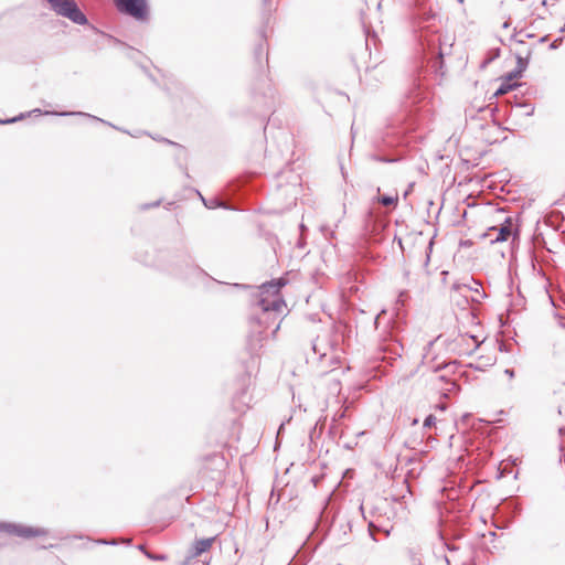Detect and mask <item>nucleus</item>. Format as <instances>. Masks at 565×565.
<instances>
[{
  "instance_id": "1",
  "label": "nucleus",
  "mask_w": 565,
  "mask_h": 565,
  "mask_svg": "<svg viewBox=\"0 0 565 565\" xmlns=\"http://www.w3.org/2000/svg\"><path fill=\"white\" fill-rule=\"evenodd\" d=\"M285 284V280L280 278L264 284L260 288L258 299L253 305V315L249 319L248 345L252 351L262 348L265 331L271 324L276 323L273 329V335L280 328V323L286 316V302L279 296V291Z\"/></svg>"
},
{
  "instance_id": "2",
  "label": "nucleus",
  "mask_w": 565,
  "mask_h": 565,
  "mask_svg": "<svg viewBox=\"0 0 565 565\" xmlns=\"http://www.w3.org/2000/svg\"><path fill=\"white\" fill-rule=\"evenodd\" d=\"M416 127L415 121L409 120L403 128L395 126H387L382 130L373 140L374 148L377 153H373L371 159L376 162L392 163L397 162L399 158L381 154L388 148L399 146L402 143V136L408 131L414 130Z\"/></svg>"
},
{
  "instance_id": "3",
  "label": "nucleus",
  "mask_w": 565,
  "mask_h": 565,
  "mask_svg": "<svg viewBox=\"0 0 565 565\" xmlns=\"http://www.w3.org/2000/svg\"><path fill=\"white\" fill-rule=\"evenodd\" d=\"M51 8L62 17L70 19L73 23L85 25L88 23L86 15L81 11L75 0H46Z\"/></svg>"
},
{
  "instance_id": "4",
  "label": "nucleus",
  "mask_w": 565,
  "mask_h": 565,
  "mask_svg": "<svg viewBox=\"0 0 565 565\" xmlns=\"http://www.w3.org/2000/svg\"><path fill=\"white\" fill-rule=\"evenodd\" d=\"M0 531L11 535H15L23 539H31L35 536H43L47 534V531L42 527H32L23 524L0 522Z\"/></svg>"
},
{
  "instance_id": "5",
  "label": "nucleus",
  "mask_w": 565,
  "mask_h": 565,
  "mask_svg": "<svg viewBox=\"0 0 565 565\" xmlns=\"http://www.w3.org/2000/svg\"><path fill=\"white\" fill-rule=\"evenodd\" d=\"M115 4L120 12L129 14L137 20H145L147 18L146 0H115Z\"/></svg>"
},
{
  "instance_id": "6",
  "label": "nucleus",
  "mask_w": 565,
  "mask_h": 565,
  "mask_svg": "<svg viewBox=\"0 0 565 565\" xmlns=\"http://www.w3.org/2000/svg\"><path fill=\"white\" fill-rule=\"evenodd\" d=\"M510 236H513L510 230L501 225L491 226L488 228V232L483 234V237H488L491 244L507 242Z\"/></svg>"
},
{
  "instance_id": "7",
  "label": "nucleus",
  "mask_w": 565,
  "mask_h": 565,
  "mask_svg": "<svg viewBox=\"0 0 565 565\" xmlns=\"http://www.w3.org/2000/svg\"><path fill=\"white\" fill-rule=\"evenodd\" d=\"M407 565H425L423 550L419 545L406 548Z\"/></svg>"
},
{
  "instance_id": "8",
  "label": "nucleus",
  "mask_w": 565,
  "mask_h": 565,
  "mask_svg": "<svg viewBox=\"0 0 565 565\" xmlns=\"http://www.w3.org/2000/svg\"><path fill=\"white\" fill-rule=\"evenodd\" d=\"M428 46H429L430 54L431 55L436 54L438 56V58H439L440 64L443 63L444 55L448 54L449 50H450V46L448 47V50H445L441 46V44H440V36L433 38L429 41Z\"/></svg>"
},
{
  "instance_id": "9",
  "label": "nucleus",
  "mask_w": 565,
  "mask_h": 565,
  "mask_svg": "<svg viewBox=\"0 0 565 565\" xmlns=\"http://www.w3.org/2000/svg\"><path fill=\"white\" fill-rule=\"evenodd\" d=\"M213 541H214L213 537L195 541V543L193 545V555L199 556L202 553L206 552L212 546Z\"/></svg>"
},
{
  "instance_id": "10",
  "label": "nucleus",
  "mask_w": 565,
  "mask_h": 565,
  "mask_svg": "<svg viewBox=\"0 0 565 565\" xmlns=\"http://www.w3.org/2000/svg\"><path fill=\"white\" fill-rule=\"evenodd\" d=\"M532 51L529 50L525 56H522L521 54H516V74H523V72L527 68L530 57H531Z\"/></svg>"
},
{
  "instance_id": "11",
  "label": "nucleus",
  "mask_w": 565,
  "mask_h": 565,
  "mask_svg": "<svg viewBox=\"0 0 565 565\" xmlns=\"http://www.w3.org/2000/svg\"><path fill=\"white\" fill-rule=\"evenodd\" d=\"M502 227H508L510 233L513 235V238L519 236V228L514 224V220L512 216H505L503 222L500 224Z\"/></svg>"
},
{
  "instance_id": "12",
  "label": "nucleus",
  "mask_w": 565,
  "mask_h": 565,
  "mask_svg": "<svg viewBox=\"0 0 565 565\" xmlns=\"http://www.w3.org/2000/svg\"><path fill=\"white\" fill-rule=\"evenodd\" d=\"M46 115H49L50 113L46 111L45 113ZM53 115H58V116H84V117H88V118H92L94 120H97V121H103V119L96 117V116H93V115H89L87 113H83V111H62V113H52Z\"/></svg>"
},
{
  "instance_id": "13",
  "label": "nucleus",
  "mask_w": 565,
  "mask_h": 565,
  "mask_svg": "<svg viewBox=\"0 0 565 565\" xmlns=\"http://www.w3.org/2000/svg\"><path fill=\"white\" fill-rule=\"evenodd\" d=\"M365 32V45L366 49H370L371 44L376 45L377 35L375 32H371L366 26H364Z\"/></svg>"
},
{
  "instance_id": "14",
  "label": "nucleus",
  "mask_w": 565,
  "mask_h": 565,
  "mask_svg": "<svg viewBox=\"0 0 565 565\" xmlns=\"http://www.w3.org/2000/svg\"><path fill=\"white\" fill-rule=\"evenodd\" d=\"M397 195L395 196H392V195H382V196H379L377 201L384 205V206H390V205H394L397 203Z\"/></svg>"
},
{
  "instance_id": "15",
  "label": "nucleus",
  "mask_w": 565,
  "mask_h": 565,
  "mask_svg": "<svg viewBox=\"0 0 565 565\" xmlns=\"http://www.w3.org/2000/svg\"><path fill=\"white\" fill-rule=\"evenodd\" d=\"M516 107L523 108L525 116H532L534 114V106L532 104H529V103H518Z\"/></svg>"
},
{
  "instance_id": "16",
  "label": "nucleus",
  "mask_w": 565,
  "mask_h": 565,
  "mask_svg": "<svg viewBox=\"0 0 565 565\" xmlns=\"http://www.w3.org/2000/svg\"><path fill=\"white\" fill-rule=\"evenodd\" d=\"M451 289L455 290V291H460L461 289H472V285L471 284L456 281V282H454Z\"/></svg>"
},
{
  "instance_id": "17",
  "label": "nucleus",
  "mask_w": 565,
  "mask_h": 565,
  "mask_svg": "<svg viewBox=\"0 0 565 565\" xmlns=\"http://www.w3.org/2000/svg\"><path fill=\"white\" fill-rule=\"evenodd\" d=\"M471 284H472V289H470L471 291L476 292L478 296H480L481 298L486 297V295L483 292L480 291V287L481 285L475 280L473 278L470 279Z\"/></svg>"
},
{
  "instance_id": "18",
  "label": "nucleus",
  "mask_w": 565,
  "mask_h": 565,
  "mask_svg": "<svg viewBox=\"0 0 565 565\" xmlns=\"http://www.w3.org/2000/svg\"><path fill=\"white\" fill-rule=\"evenodd\" d=\"M24 117H25V115H24V114H20L19 116L13 117V118H9V119H1V118H0V124H1V125H9V124H13V122H17V121H19V120L23 119Z\"/></svg>"
},
{
  "instance_id": "19",
  "label": "nucleus",
  "mask_w": 565,
  "mask_h": 565,
  "mask_svg": "<svg viewBox=\"0 0 565 565\" xmlns=\"http://www.w3.org/2000/svg\"><path fill=\"white\" fill-rule=\"evenodd\" d=\"M515 85H505V84H502L495 92V95L499 96V95H504L507 94L510 89H512Z\"/></svg>"
},
{
  "instance_id": "20",
  "label": "nucleus",
  "mask_w": 565,
  "mask_h": 565,
  "mask_svg": "<svg viewBox=\"0 0 565 565\" xmlns=\"http://www.w3.org/2000/svg\"><path fill=\"white\" fill-rule=\"evenodd\" d=\"M436 423V417L434 415H428L424 420V428H429Z\"/></svg>"
},
{
  "instance_id": "21",
  "label": "nucleus",
  "mask_w": 565,
  "mask_h": 565,
  "mask_svg": "<svg viewBox=\"0 0 565 565\" xmlns=\"http://www.w3.org/2000/svg\"><path fill=\"white\" fill-rule=\"evenodd\" d=\"M202 201L204 203V205L207 207V209H214L216 206H220L218 202L216 199H212L210 201H206L205 199L202 198Z\"/></svg>"
},
{
  "instance_id": "22",
  "label": "nucleus",
  "mask_w": 565,
  "mask_h": 565,
  "mask_svg": "<svg viewBox=\"0 0 565 565\" xmlns=\"http://www.w3.org/2000/svg\"><path fill=\"white\" fill-rule=\"evenodd\" d=\"M521 76H522V74H516V68H515L508 74L507 79L512 81V79L519 78Z\"/></svg>"
},
{
  "instance_id": "23",
  "label": "nucleus",
  "mask_w": 565,
  "mask_h": 565,
  "mask_svg": "<svg viewBox=\"0 0 565 565\" xmlns=\"http://www.w3.org/2000/svg\"><path fill=\"white\" fill-rule=\"evenodd\" d=\"M562 41H563V38L555 39V40L551 43L550 49H551V50H555V49H557V47H558V45L562 43Z\"/></svg>"
},
{
  "instance_id": "24",
  "label": "nucleus",
  "mask_w": 565,
  "mask_h": 565,
  "mask_svg": "<svg viewBox=\"0 0 565 565\" xmlns=\"http://www.w3.org/2000/svg\"><path fill=\"white\" fill-rule=\"evenodd\" d=\"M344 416H345V411H344V409H343V411H339V412L334 415V417H333V422L340 420V419L344 418Z\"/></svg>"
},
{
  "instance_id": "25",
  "label": "nucleus",
  "mask_w": 565,
  "mask_h": 565,
  "mask_svg": "<svg viewBox=\"0 0 565 565\" xmlns=\"http://www.w3.org/2000/svg\"><path fill=\"white\" fill-rule=\"evenodd\" d=\"M264 53V45L263 44H259L257 47H256V51H255V54H256V57L259 58L260 55Z\"/></svg>"
},
{
  "instance_id": "26",
  "label": "nucleus",
  "mask_w": 565,
  "mask_h": 565,
  "mask_svg": "<svg viewBox=\"0 0 565 565\" xmlns=\"http://www.w3.org/2000/svg\"><path fill=\"white\" fill-rule=\"evenodd\" d=\"M160 204V201H156L151 204H146V205H142V210H146V209H149V207H154V206H158Z\"/></svg>"
},
{
  "instance_id": "27",
  "label": "nucleus",
  "mask_w": 565,
  "mask_h": 565,
  "mask_svg": "<svg viewBox=\"0 0 565 565\" xmlns=\"http://www.w3.org/2000/svg\"><path fill=\"white\" fill-rule=\"evenodd\" d=\"M504 373H505L510 379L514 377V371H513L512 369H507V370L504 371Z\"/></svg>"
},
{
  "instance_id": "28",
  "label": "nucleus",
  "mask_w": 565,
  "mask_h": 565,
  "mask_svg": "<svg viewBox=\"0 0 565 565\" xmlns=\"http://www.w3.org/2000/svg\"><path fill=\"white\" fill-rule=\"evenodd\" d=\"M511 39L514 40L519 44H524V40L523 39H515V33L512 35Z\"/></svg>"
},
{
  "instance_id": "29",
  "label": "nucleus",
  "mask_w": 565,
  "mask_h": 565,
  "mask_svg": "<svg viewBox=\"0 0 565 565\" xmlns=\"http://www.w3.org/2000/svg\"><path fill=\"white\" fill-rule=\"evenodd\" d=\"M470 339L475 341V348L473 349H477L479 347V342H478L477 338L475 335H470Z\"/></svg>"
},
{
  "instance_id": "30",
  "label": "nucleus",
  "mask_w": 565,
  "mask_h": 565,
  "mask_svg": "<svg viewBox=\"0 0 565 565\" xmlns=\"http://www.w3.org/2000/svg\"><path fill=\"white\" fill-rule=\"evenodd\" d=\"M372 526H373V524H372V523H370V525H369V531H370V535H371V536H372V539L375 541L374 533L372 532Z\"/></svg>"
},
{
  "instance_id": "31",
  "label": "nucleus",
  "mask_w": 565,
  "mask_h": 565,
  "mask_svg": "<svg viewBox=\"0 0 565 565\" xmlns=\"http://www.w3.org/2000/svg\"><path fill=\"white\" fill-rule=\"evenodd\" d=\"M406 295H407V292H406V291H401V292H399V296H398L399 300H403V298H404Z\"/></svg>"
},
{
  "instance_id": "32",
  "label": "nucleus",
  "mask_w": 565,
  "mask_h": 565,
  "mask_svg": "<svg viewBox=\"0 0 565 565\" xmlns=\"http://www.w3.org/2000/svg\"><path fill=\"white\" fill-rule=\"evenodd\" d=\"M148 556H149L150 558H156V559H163V558H164V556H163V555H160V556H156V557H153V556H151V555H149V554H148Z\"/></svg>"
},
{
  "instance_id": "33",
  "label": "nucleus",
  "mask_w": 565,
  "mask_h": 565,
  "mask_svg": "<svg viewBox=\"0 0 565 565\" xmlns=\"http://www.w3.org/2000/svg\"><path fill=\"white\" fill-rule=\"evenodd\" d=\"M547 41V35H544L540 39V43H544Z\"/></svg>"
},
{
  "instance_id": "34",
  "label": "nucleus",
  "mask_w": 565,
  "mask_h": 565,
  "mask_svg": "<svg viewBox=\"0 0 565 565\" xmlns=\"http://www.w3.org/2000/svg\"><path fill=\"white\" fill-rule=\"evenodd\" d=\"M429 258H430V257H429V254H427V255H426V259H425V266H427V265H428V263H429Z\"/></svg>"
},
{
  "instance_id": "35",
  "label": "nucleus",
  "mask_w": 565,
  "mask_h": 565,
  "mask_svg": "<svg viewBox=\"0 0 565 565\" xmlns=\"http://www.w3.org/2000/svg\"><path fill=\"white\" fill-rule=\"evenodd\" d=\"M533 36H534V35H533L532 33H526V34H525V38H526V39H531V38H533Z\"/></svg>"
},
{
  "instance_id": "36",
  "label": "nucleus",
  "mask_w": 565,
  "mask_h": 565,
  "mask_svg": "<svg viewBox=\"0 0 565 565\" xmlns=\"http://www.w3.org/2000/svg\"><path fill=\"white\" fill-rule=\"evenodd\" d=\"M509 25H510V23H509V22H504V23H503V28H504V29H508V28H509Z\"/></svg>"
},
{
  "instance_id": "37",
  "label": "nucleus",
  "mask_w": 565,
  "mask_h": 565,
  "mask_svg": "<svg viewBox=\"0 0 565 565\" xmlns=\"http://www.w3.org/2000/svg\"><path fill=\"white\" fill-rule=\"evenodd\" d=\"M404 276H405L406 278H408V276H409V271H408V270H405V271H404Z\"/></svg>"
},
{
  "instance_id": "38",
  "label": "nucleus",
  "mask_w": 565,
  "mask_h": 565,
  "mask_svg": "<svg viewBox=\"0 0 565 565\" xmlns=\"http://www.w3.org/2000/svg\"><path fill=\"white\" fill-rule=\"evenodd\" d=\"M102 543H104V544H115V542H107V541H102Z\"/></svg>"
},
{
  "instance_id": "39",
  "label": "nucleus",
  "mask_w": 565,
  "mask_h": 565,
  "mask_svg": "<svg viewBox=\"0 0 565 565\" xmlns=\"http://www.w3.org/2000/svg\"><path fill=\"white\" fill-rule=\"evenodd\" d=\"M102 122H103V124H106V121H105V120H103ZM107 125H109V122H107ZM110 126H111V128H115V125H111V124H110Z\"/></svg>"
},
{
  "instance_id": "40",
  "label": "nucleus",
  "mask_w": 565,
  "mask_h": 565,
  "mask_svg": "<svg viewBox=\"0 0 565 565\" xmlns=\"http://www.w3.org/2000/svg\"><path fill=\"white\" fill-rule=\"evenodd\" d=\"M559 32H565V25L559 29Z\"/></svg>"
},
{
  "instance_id": "41",
  "label": "nucleus",
  "mask_w": 565,
  "mask_h": 565,
  "mask_svg": "<svg viewBox=\"0 0 565 565\" xmlns=\"http://www.w3.org/2000/svg\"><path fill=\"white\" fill-rule=\"evenodd\" d=\"M300 230H301V231H305V230H306V227H305V225H303V224H301V225H300Z\"/></svg>"
},
{
  "instance_id": "42",
  "label": "nucleus",
  "mask_w": 565,
  "mask_h": 565,
  "mask_svg": "<svg viewBox=\"0 0 565 565\" xmlns=\"http://www.w3.org/2000/svg\"><path fill=\"white\" fill-rule=\"evenodd\" d=\"M33 113H41L40 109H33Z\"/></svg>"
},
{
  "instance_id": "43",
  "label": "nucleus",
  "mask_w": 565,
  "mask_h": 565,
  "mask_svg": "<svg viewBox=\"0 0 565 565\" xmlns=\"http://www.w3.org/2000/svg\"><path fill=\"white\" fill-rule=\"evenodd\" d=\"M268 0H264V3L266 4Z\"/></svg>"
}]
</instances>
